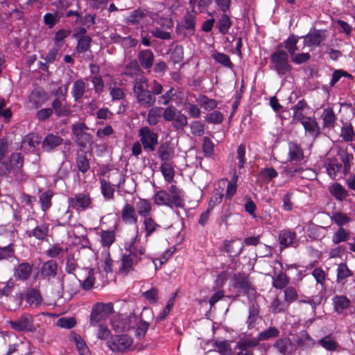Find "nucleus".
<instances>
[{
  "label": "nucleus",
  "mask_w": 355,
  "mask_h": 355,
  "mask_svg": "<svg viewBox=\"0 0 355 355\" xmlns=\"http://www.w3.org/2000/svg\"><path fill=\"white\" fill-rule=\"evenodd\" d=\"M327 171L331 178L335 179L338 173L343 171L342 164L337 159H329L327 164Z\"/></svg>",
  "instance_id": "obj_45"
},
{
  "label": "nucleus",
  "mask_w": 355,
  "mask_h": 355,
  "mask_svg": "<svg viewBox=\"0 0 355 355\" xmlns=\"http://www.w3.org/2000/svg\"><path fill=\"white\" fill-rule=\"evenodd\" d=\"M48 100L47 93L42 88H35L29 96V102L34 108L41 107Z\"/></svg>",
  "instance_id": "obj_11"
},
{
  "label": "nucleus",
  "mask_w": 355,
  "mask_h": 355,
  "mask_svg": "<svg viewBox=\"0 0 355 355\" xmlns=\"http://www.w3.org/2000/svg\"><path fill=\"white\" fill-rule=\"evenodd\" d=\"M323 128H332L334 127L336 121V114L332 108L327 107L324 109L321 114Z\"/></svg>",
  "instance_id": "obj_28"
},
{
  "label": "nucleus",
  "mask_w": 355,
  "mask_h": 355,
  "mask_svg": "<svg viewBox=\"0 0 355 355\" xmlns=\"http://www.w3.org/2000/svg\"><path fill=\"white\" fill-rule=\"evenodd\" d=\"M132 343L133 339L126 334L115 335L107 341V347L114 352H122L128 349Z\"/></svg>",
  "instance_id": "obj_7"
},
{
  "label": "nucleus",
  "mask_w": 355,
  "mask_h": 355,
  "mask_svg": "<svg viewBox=\"0 0 355 355\" xmlns=\"http://www.w3.org/2000/svg\"><path fill=\"white\" fill-rule=\"evenodd\" d=\"M140 71L141 69L137 62L136 60H131L125 66L123 74L130 78H134L137 76Z\"/></svg>",
  "instance_id": "obj_48"
},
{
  "label": "nucleus",
  "mask_w": 355,
  "mask_h": 355,
  "mask_svg": "<svg viewBox=\"0 0 355 355\" xmlns=\"http://www.w3.org/2000/svg\"><path fill=\"white\" fill-rule=\"evenodd\" d=\"M197 12L192 8L191 12H187L183 18V26L187 30H193L196 26V17Z\"/></svg>",
  "instance_id": "obj_49"
},
{
  "label": "nucleus",
  "mask_w": 355,
  "mask_h": 355,
  "mask_svg": "<svg viewBox=\"0 0 355 355\" xmlns=\"http://www.w3.org/2000/svg\"><path fill=\"white\" fill-rule=\"evenodd\" d=\"M197 103L199 105L207 111H211L217 107L218 103L216 100L209 98L205 95L200 96L196 99Z\"/></svg>",
  "instance_id": "obj_42"
},
{
  "label": "nucleus",
  "mask_w": 355,
  "mask_h": 355,
  "mask_svg": "<svg viewBox=\"0 0 355 355\" xmlns=\"http://www.w3.org/2000/svg\"><path fill=\"white\" fill-rule=\"evenodd\" d=\"M354 134V129L351 124H345L342 127L340 136L345 141H352L353 140Z\"/></svg>",
  "instance_id": "obj_64"
},
{
  "label": "nucleus",
  "mask_w": 355,
  "mask_h": 355,
  "mask_svg": "<svg viewBox=\"0 0 355 355\" xmlns=\"http://www.w3.org/2000/svg\"><path fill=\"white\" fill-rule=\"evenodd\" d=\"M300 36L291 34L284 42L285 51L279 48L277 49L271 55L270 58V69L274 70L279 76H284L290 73L292 66L289 64V55L292 62L296 64H301L307 62L311 58L309 53H297L300 51L297 43Z\"/></svg>",
  "instance_id": "obj_1"
},
{
  "label": "nucleus",
  "mask_w": 355,
  "mask_h": 355,
  "mask_svg": "<svg viewBox=\"0 0 355 355\" xmlns=\"http://www.w3.org/2000/svg\"><path fill=\"white\" fill-rule=\"evenodd\" d=\"M53 193L48 190L43 192L40 196V202L41 203L42 209L46 211L51 206V198Z\"/></svg>",
  "instance_id": "obj_54"
},
{
  "label": "nucleus",
  "mask_w": 355,
  "mask_h": 355,
  "mask_svg": "<svg viewBox=\"0 0 355 355\" xmlns=\"http://www.w3.org/2000/svg\"><path fill=\"white\" fill-rule=\"evenodd\" d=\"M350 238V232L343 227H339L331 237V241L334 244H338L342 242L347 241Z\"/></svg>",
  "instance_id": "obj_38"
},
{
  "label": "nucleus",
  "mask_w": 355,
  "mask_h": 355,
  "mask_svg": "<svg viewBox=\"0 0 355 355\" xmlns=\"http://www.w3.org/2000/svg\"><path fill=\"white\" fill-rule=\"evenodd\" d=\"M115 240V233L114 231H102L101 232V243L108 250L110 245Z\"/></svg>",
  "instance_id": "obj_50"
},
{
  "label": "nucleus",
  "mask_w": 355,
  "mask_h": 355,
  "mask_svg": "<svg viewBox=\"0 0 355 355\" xmlns=\"http://www.w3.org/2000/svg\"><path fill=\"white\" fill-rule=\"evenodd\" d=\"M6 147L0 144V175L8 174L13 167L10 158L6 156Z\"/></svg>",
  "instance_id": "obj_16"
},
{
  "label": "nucleus",
  "mask_w": 355,
  "mask_h": 355,
  "mask_svg": "<svg viewBox=\"0 0 355 355\" xmlns=\"http://www.w3.org/2000/svg\"><path fill=\"white\" fill-rule=\"evenodd\" d=\"M40 142V137L36 133H29L22 139V146L28 150H34Z\"/></svg>",
  "instance_id": "obj_31"
},
{
  "label": "nucleus",
  "mask_w": 355,
  "mask_h": 355,
  "mask_svg": "<svg viewBox=\"0 0 355 355\" xmlns=\"http://www.w3.org/2000/svg\"><path fill=\"white\" fill-rule=\"evenodd\" d=\"M58 271V263L54 260L44 262L40 268V276L42 279L49 281L55 277Z\"/></svg>",
  "instance_id": "obj_12"
},
{
  "label": "nucleus",
  "mask_w": 355,
  "mask_h": 355,
  "mask_svg": "<svg viewBox=\"0 0 355 355\" xmlns=\"http://www.w3.org/2000/svg\"><path fill=\"white\" fill-rule=\"evenodd\" d=\"M330 193L338 200H343L348 195L347 191L338 183L333 184L329 188Z\"/></svg>",
  "instance_id": "obj_35"
},
{
  "label": "nucleus",
  "mask_w": 355,
  "mask_h": 355,
  "mask_svg": "<svg viewBox=\"0 0 355 355\" xmlns=\"http://www.w3.org/2000/svg\"><path fill=\"white\" fill-rule=\"evenodd\" d=\"M236 158L238 160L237 167L239 168V173H241V171L244 168V166L246 163L245 146L244 144H240L238 146Z\"/></svg>",
  "instance_id": "obj_52"
},
{
  "label": "nucleus",
  "mask_w": 355,
  "mask_h": 355,
  "mask_svg": "<svg viewBox=\"0 0 355 355\" xmlns=\"http://www.w3.org/2000/svg\"><path fill=\"white\" fill-rule=\"evenodd\" d=\"M125 250L128 254L121 257L119 272L126 275L135 270V266L142 259V257L146 255V248L140 244L138 231L134 237L125 243Z\"/></svg>",
  "instance_id": "obj_2"
},
{
  "label": "nucleus",
  "mask_w": 355,
  "mask_h": 355,
  "mask_svg": "<svg viewBox=\"0 0 355 355\" xmlns=\"http://www.w3.org/2000/svg\"><path fill=\"white\" fill-rule=\"evenodd\" d=\"M239 179V175L236 171H234L233 175L231 178V180L228 182L226 192H225V198L226 199H231L236 192L237 190V181Z\"/></svg>",
  "instance_id": "obj_46"
},
{
  "label": "nucleus",
  "mask_w": 355,
  "mask_h": 355,
  "mask_svg": "<svg viewBox=\"0 0 355 355\" xmlns=\"http://www.w3.org/2000/svg\"><path fill=\"white\" fill-rule=\"evenodd\" d=\"M139 60L144 69H148L153 65V53L149 49L142 50L139 53Z\"/></svg>",
  "instance_id": "obj_34"
},
{
  "label": "nucleus",
  "mask_w": 355,
  "mask_h": 355,
  "mask_svg": "<svg viewBox=\"0 0 355 355\" xmlns=\"http://www.w3.org/2000/svg\"><path fill=\"white\" fill-rule=\"evenodd\" d=\"M205 120L209 123L220 124L223 121V115L220 111L215 110L208 114L205 117Z\"/></svg>",
  "instance_id": "obj_60"
},
{
  "label": "nucleus",
  "mask_w": 355,
  "mask_h": 355,
  "mask_svg": "<svg viewBox=\"0 0 355 355\" xmlns=\"http://www.w3.org/2000/svg\"><path fill=\"white\" fill-rule=\"evenodd\" d=\"M26 300L31 306L38 307L42 302L40 291L37 288L31 289L26 294Z\"/></svg>",
  "instance_id": "obj_29"
},
{
  "label": "nucleus",
  "mask_w": 355,
  "mask_h": 355,
  "mask_svg": "<svg viewBox=\"0 0 355 355\" xmlns=\"http://www.w3.org/2000/svg\"><path fill=\"white\" fill-rule=\"evenodd\" d=\"M187 117L184 114L179 112L173 120L172 125L177 129H183L187 125Z\"/></svg>",
  "instance_id": "obj_63"
},
{
  "label": "nucleus",
  "mask_w": 355,
  "mask_h": 355,
  "mask_svg": "<svg viewBox=\"0 0 355 355\" xmlns=\"http://www.w3.org/2000/svg\"><path fill=\"white\" fill-rule=\"evenodd\" d=\"M73 341L76 343V348L79 352L80 355H88L89 350L88 347L87 346L85 340L77 334H75L73 336Z\"/></svg>",
  "instance_id": "obj_55"
},
{
  "label": "nucleus",
  "mask_w": 355,
  "mask_h": 355,
  "mask_svg": "<svg viewBox=\"0 0 355 355\" xmlns=\"http://www.w3.org/2000/svg\"><path fill=\"white\" fill-rule=\"evenodd\" d=\"M318 344L327 351L334 352L340 347L338 343L330 335L326 336L318 340Z\"/></svg>",
  "instance_id": "obj_39"
},
{
  "label": "nucleus",
  "mask_w": 355,
  "mask_h": 355,
  "mask_svg": "<svg viewBox=\"0 0 355 355\" xmlns=\"http://www.w3.org/2000/svg\"><path fill=\"white\" fill-rule=\"evenodd\" d=\"M65 100L55 98L52 102V107L55 114L58 116H67L71 112V110L69 105H63L62 102Z\"/></svg>",
  "instance_id": "obj_23"
},
{
  "label": "nucleus",
  "mask_w": 355,
  "mask_h": 355,
  "mask_svg": "<svg viewBox=\"0 0 355 355\" xmlns=\"http://www.w3.org/2000/svg\"><path fill=\"white\" fill-rule=\"evenodd\" d=\"M334 311L338 314H345L349 308L351 302L344 295H336L332 298Z\"/></svg>",
  "instance_id": "obj_17"
},
{
  "label": "nucleus",
  "mask_w": 355,
  "mask_h": 355,
  "mask_svg": "<svg viewBox=\"0 0 355 355\" xmlns=\"http://www.w3.org/2000/svg\"><path fill=\"white\" fill-rule=\"evenodd\" d=\"M162 110L161 107H155L149 110L147 121L150 125H155L158 123L162 114Z\"/></svg>",
  "instance_id": "obj_53"
},
{
  "label": "nucleus",
  "mask_w": 355,
  "mask_h": 355,
  "mask_svg": "<svg viewBox=\"0 0 355 355\" xmlns=\"http://www.w3.org/2000/svg\"><path fill=\"white\" fill-rule=\"evenodd\" d=\"M279 240L281 246L286 248L297 243V236L293 231L283 230L279 232Z\"/></svg>",
  "instance_id": "obj_20"
},
{
  "label": "nucleus",
  "mask_w": 355,
  "mask_h": 355,
  "mask_svg": "<svg viewBox=\"0 0 355 355\" xmlns=\"http://www.w3.org/2000/svg\"><path fill=\"white\" fill-rule=\"evenodd\" d=\"M33 265L24 262L19 263L14 270V277L20 280L27 279L31 274Z\"/></svg>",
  "instance_id": "obj_22"
},
{
  "label": "nucleus",
  "mask_w": 355,
  "mask_h": 355,
  "mask_svg": "<svg viewBox=\"0 0 355 355\" xmlns=\"http://www.w3.org/2000/svg\"><path fill=\"white\" fill-rule=\"evenodd\" d=\"M163 24V28L157 27L153 31H152V34L155 37L162 40H168L171 38V33L168 30L172 27L173 22L171 19L165 18L164 19Z\"/></svg>",
  "instance_id": "obj_21"
},
{
  "label": "nucleus",
  "mask_w": 355,
  "mask_h": 355,
  "mask_svg": "<svg viewBox=\"0 0 355 355\" xmlns=\"http://www.w3.org/2000/svg\"><path fill=\"white\" fill-rule=\"evenodd\" d=\"M141 144L145 150L154 151L158 144V135L148 127H142L139 130Z\"/></svg>",
  "instance_id": "obj_6"
},
{
  "label": "nucleus",
  "mask_w": 355,
  "mask_h": 355,
  "mask_svg": "<svg viewBox=\"0 0 355 355\" xmlns=\"http://www.w3.org/2000/svg\"><path fill=\"white\" fill-rule=\"evenodd\" d=\"M243 248L241 243L235 241H225L224 244L225 250L234 257L240 255Z\"/></svg>",
  "instance_id": "obj_36"
},
{
  "label": "nucleus",
  "mask_w": 355,
  "mask_h": 355,
  "mask_svg": "<svg viewBox=\"0 0 355 355\" xmlns=\"http://www.w3.org/2000/svg\"><path fill=\"white\" fill-rule=\"evenodd\" d=\"M327 37L326 31L314 30L306 35L300 37V39H303V46L302 47L300 46H298L300 50H303L305 46L309 48L319 46L326 40Z\"/></svg>",
  "instance_id": "obj_8"
},
{
  "label": "nucleus",
  "mask_w": 355,
  "mask_h": 355,
  "mask_svg": "<svg viewBox=\"0 0 355 355\" xmlns=\"http://www.w3.org/2000/svg\"><path fill=\"white\" fill-rule=\"evenodd\" d=\"M160 171L166 182L171 183L173 180L175 171L169 163L163 162L160 166Z\"/></svg>",
  "instance_id": "obj_47"
},
{
  "label": "nucleus",
  "mask_w": 355,
  "mask_h": 355,
  "mask_svg": "<svg viewBox=\"0 0 355 355\" xmlns=\"http://www.w3.org/2000/svg\"><path fill=\"white\" fill-rule=\"evenodd\" d=\"M318 284L323 287L327 279L326 272L321 268H315L311 272Z\"/></svg>",
  "instance_id": "obj_61"
},
{
  "label": "nucleus",
  "mask_w": 355,
  "mask_h": 355,
  "mask_svg": "<svg viewBox=\"0 0 355 355\" xmlns=\"http://www.w3.org/2000/svg\"><path fill=\"white\" fill-rule=\"evenodd\" d=\"M112 326L116 332L124 331L128 329L127 319H122L120 318H114L112 320Z\"/></svg>",
  "instance_id": "obj_58"
},
{
  "label": "nucleus",
  "mask_w": 355,
  "mask_h": 355,
  "mask_svg": "<svg viewBox=\"0 0 355 355\" xmlns=\"http://www.w3.org/2000/svg\"><path fill=\"white\" fill-rule=\"evenodd\" d=\"M86 85L83 79H78L74 82L71 89V94L76 102H78L85 92Z\"/></svg>",
  "instance_id": "obj_30"
},
{
  "label": "nucleus",
  "mask_w": 355,
  "mask_h": 355,
  "mask_svg": "<svg viewBox=\"0 0 355 355\" xmlns=\"http://www.w3.org/2000/svg\"><path fill=\"white\" fill-rule=\"evenodd\" d=\"M190 129L191 134L195 137H201L205 133V124L200 121L191 122Z\"/></svg>",
  "instance_id": "obj_56"
},
{
  "label": "nucleus",
  "mask_w": 355,
  "mask_h": 355,
  "mask_svg": "<svg viewBox=\"0 0 355 355\" xmlns=\"http://www.w3.org/2000/svg\"><path fill=\"white\" fill-rule=\"evenodd\" d=\"M339 157L343 164V173L347 175L350 171L351 168V161L353 159V155L347 153V150H340L338 152Z\"/></svg>",
  "instance_id": "obj_40"
},
{
  "label": "nucleus",
  "mask_w": 355,
  "mask_h": 355,
  "mask_svg": "<svg viewBox=\"0 0 355 355\" xmlns=\"http://www.w3.org/2000/svg\"><path fill=\"white\" fill-rule=\"evenodd\" d=\"M135 96L139 105L144 107H150L155 102V98L148 90L135 94Z\"/></svg>",
  "instance_id": "obj_27"
},
{
  "label": "nucleus",
  "mask_w": 355,
  "mask_h": 355,
  "mask_svg": "<svg viewBox=\"0 0 355 355\" xmlns=\"http://www.w3.org/2000/svg\"><path fill=\"white\" fill-rule=\"evenodd\" d=\"M49 228L46 225H40L36 226L33 230L27 231L26 234L28 237L34 236L39 240H43L48 234Z\"/></svg>",
  "instance_id": "obj_41"
},
{
  "label": "nucleus",
  "mask_w": 355,
  "mask_h": 355,
  "mask_svg": "<svg viewBox=\"0 0 355 355\" xmlns=\"http://www.w3.org/2000/svg\"><path fill=\"white\" fill-rule=\"evenodd\" d=\"M6 102L3 98H0V117L3 119L5 123L10 121L12 112L10 108H6Z\"/></svg>",
  "instance_id": "obj_57"
},
{
  "label": "nucleus",
  "mask_w": 355,
  "mask_h": 355,
  "mask_svg": "<svg viewBox=\"0 0 355 355\" xmlns=\"http://www.w3.org/2000/svg\"><path fill=\"white\" fill-rule=\"evenodd\" d=\"M137 213L143 218L149 217L152 211V205L150 202L144 198H139L136 202Z\"/></svg>",
  "instance_id": "obj_24"
},
{
  "label": "nucleus",
  "mask_w": 355,
  "mask_h": 355,
  "mask_svg": "<svg viewBox=\"0 0 355 355\" xmlns=\"http://www.w3.org/2000/svg\"><path fill=\"white\" fill-rule=\"evenodd\" d=\"M63 141L62 137L57 135L49 134L42 141V146L44 150L51 152L60 146Z\"/></svg>",
  "instance_id": "obj_18"
},
{
  "label": "nucleus",
  "mask_w": 355,
  "mask_h": 355,
  "mask_svg": "<svg viewBox=\"0 0 355 355\" xmlns=\"http://www.w3.org/2000/svg\"><path fill=\"white\" fill-rule=\"evenodd\" d=\"M113 313V304L112 303H96L94 305L90 315V325L95 327L103 322Z\"/></svg>",
  "instance_id": "obj_5"
},
{
  "label": "nucleus",
  "mask_w": 355,
  "mask_h": 355,
  "mask_svg": "<svg viewBox=\"0 0 355 355\" xmlns=\"http://www.w3.org/2000/svg\"><path fill=\"white\" fill-rule=\"evenodd\" d=\"M212 58L216 62L220 63L224 67L228 68L232 67L233 64L230 60V57L225 53L216 52L212 55Z\"/></svg>",
  "instance_id": "obj_59"
},
{
  "label": "nucleus",
  "mask_w": 355,
  "mask_h": 355,
  "mask_svg": "<svg viewBox=\"0 0 355 355\" xmlns=\"http://www.w3.org/2000/svg\"><path fill=\"white\" fill-rule=\"evenodd\" d=\"M86 277L83 281L79 280L83 290H90L94 285L96 276L99 274L98 270L86 268L84 269Z\"/></svg>",
  "instance_id": "obj_19"
},
{
  "label": "nucleus",
  "mask_w": 355,
  "mask_h": 355,
  "mask_svg": "<svg viewBox=\"0 0 355 355\" xmlns=\"http://www.w3.org/2000/svg\"><path fill=\"white\" fill-rule=\"evenodd\" d=\"M353 277V272L345 263L338 265L336 270V283L344 286L349 279Z\"/></svg>",
  "instance_id": "obj_14"
},
{
  "label": "nucleus",
  "mask_w": 355,
  "mask_h": 355,
  "mask_svg": "<svg viewBox=\"0 0 355 355\" xmlns=\"http://www.w3.org/2000/svg\"><path fill=\"white\" fill-rule=\"evenodd\" d=\"M331 219L340 227H343V226L345 225L351 221V218L349 216H348L346 214L340 211L333 213Z\"/></svg>",
  "instance_id": "obj_51"
},
{
  "label": "nucleus",
  "mask_w": 355,
  "mask_h": 355,
  "mask_svg": "<svg viewBox=\"0 0 355 355\" xmlns=\"http://www.w3.org/2000/svg\"><path fill=\"white\" fill-rule=\"evenodd\" d=\"M297 343L300 347L304 349L313 347L315 344L314 340L305 331L300 332Z\"/></svg>",
  "instance_id": "obj_44"
},
{
  "label": "nucleus",
  "mask_w": 355,
  "mask_h": 355,
  "mask_svg": "<svg viewBox=\"0 0 355 355\" xmlns=\"http://www.w3.org/2000/svg\"><path fill=\"white\" fill-rule=\"evenodd\" d=\"M142 225V230L145 232V237L146 240L160 227V226L156 223L151 217H146L143 218Z\"/></svg>",
  "instance_id": "obj_26"
},
{
  "label": "nucleus",
  "mask_w": 355,
  "mask_h": 355,
  "mask_svg": "<svg viewBox=\"0 0 355 355\" xmlns=\"http://www.w3.org/2000/svg\"><path fill=\"white\" fill-rule=\"evenodd\" d=\"M232 25V22L230 16L226 12H223L217 24L219 32L223 35L227 34Z\"/></svg>",
  "instance_id": "obj_43"
},
{
  "label": "nucleus",
  "mask_w": 355,
  "mask_h": 355,
  "mask_svg": "<svg viewBox=\"0 0 355 355\" xmlns=\"http://www.w3.org/2000/svg\"><path fill=\"white\" fill-rule=\"evenodd\" d=\"M291 346L289 338H281L277 340L274 347L282 355H286L288 348Z\"/></svg>",
  "instance_id": "obj_62"
},
{
  "label": "nucleus",
  "mask_w": 355,
  "mask_h": 355,
  "mask_svg": "<svg viewBox=\"0 0 355 355\" xmlns=\"http://www.w3.org/2000/svg\"><path fill=\"white\" fill-rule=\"evenodd\" d=\"M297 122L301 123L309 135L315 137L320 133V127L315 117L305 116Z\"/></svg>",
  "instance_id": "obj_13"
},
{
  "label": "nucleus",
  "mask_w": 355,
  "mask_h": 355,
  "mask_svg": "<svg viewBox=\"0 0 355 355\" xmlns=\"http://www.w3.org/2000/svg\"><path fill=\"white\" fill-rule=\"evenodd\" d=\"M121 218L125 224L134 225L137 222V211L133 205L126 202L121 209Z\"/></svg>",
  "instance_id": "obj_15"
},
{
  "label": "nucleus",
  "mask_w": 355,
  "mask_h": 355,
  "mask_svg": "<svg viewBox=\"0 0 355 355\" xmlns=\"http://www.w3.org/2000/svg\"><path fill=\"white\" fill-rule=\"evenodd\" d=\"M101 190L103 198L107 200H112L114 198V188L110 182L105 179L100 180Z\"/></svg>",
  "instance_id": "obj_37"
},
{
  "label": "nucleus",
  "mask_w": 355,
  "mask_h": 355,
  "mask_svg": "<svg viewBox=\"0 0 355 355\" xmlns=\"http://www.w3.org/2000/svg\"><path fill=\"white\" fill-rule=\"evenodd\" d=\"M158 154L159 159L163 162H168L174 157L175 152L173 148L168 144L164 143L159 147Z\"/></svg>",
  "instance_id": "obj_25"
},
{
  "label": "nucleus",
  "mask_w": 355,
  "mask_h": 355,
  "mask_svg": "<svg viewBox=\"0 0 355 355\" xmlns=\"http://www.w3.org/2000/svg\"><path fill=\"white\" fill-rule=\"evenodd\" d=\"M231 343L232 341L227 340H216L214 343V346L216 348V351L221 355H232Z\"/></svg>",
  "instance_id": "obj_32"
},
{
  "label": "nucleus",
  "mask_w": 355,
  "mask_h": 355,
  "mask_svg": "<svg viewBox=\"0 0 355 355\" xmlns=\"http://www.w3.org/2000/svg\"><path fill=\"white\" fill-rule=\"evenodd\" d=\"M92 200L88 195L78 193L69 200V205L77 211L85 210L90 207Z\"/></svg>",
  "instance_id": "obj_10"
},
{
  "label": "nucleus",
  "mask_w": 355,
  "mask_h": 355,
  "mask_svg": "<svg viewBox=\"0 0 355 355\" xmlns=\"http://www.w3.org/2000/svg\"><path fill=\"white\" fill-rule=\"evenodd\" d=\"M307 107L308 105L306 101L304 99L300 100L297 104L292 107V110L293 111V120L298 121L305 117L306 116H304V111Z\"/></svg>",
  "instance_id": "obj_33"
},
{
  "label": "nucleus",
  "mask_w": 355,
  "mask_h": 355,
  "mask_svg": "<svg viewBox=\"0 0 355 355\" xmlns=\"http://www.w3.org/2000/svg\"><path fill=\"white\" fill-rule=\"evenodd\" d=\"M288 160L292 163H302L304 160V156L301 146L295 142L290 141L288 144Z\"/></svg>",
  "instance_id": "obj_9"
},
{
  "label": "nucleus",
  "mask_w": 355,
  "mask_h": 355,
  "mask_svg": "<svg viewBox=\"0 0 355 355\" xmlns=\"http://www.w3.org/2000/svg\"><path fill=\"white\" fill-rule=\"evenodd\" d=\"M155 189L153 202L158 206H166L170 208H182L184 205V193L176 185L171 184L167 190H157V187L153 184Z\"/></svg>",
  "instance_id": "obj_3"
},
{
  "label": "nucleus",
  "mask_w": 355,
  "mask_h": 355,
  "mask_svg": "<svg viewBox=\"0 0 355 355\" xmlns=\"http://www.w3.org/2000/svg\"><path fill=\"white\" fill-rule=\"evenodd\" d=\"M10 327L17 332H31L36 331L33 316L28 313H22L16 320L8 321Z\"/></svg>",
  "instance_id": "obj_4"
}]
</instances>
